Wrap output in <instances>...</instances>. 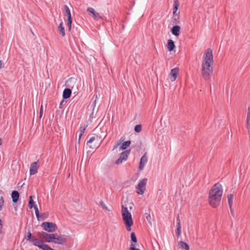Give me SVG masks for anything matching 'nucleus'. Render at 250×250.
Returning a JSON list of instances; mask_svg holds the SVG:
<instances>
[{"label": "nucleus", "instance_id": "33", "mask_svg": "<svg viewBox=\"0 0 250 250\" xmlns=\"http://www.w3.org/2000/svg\"><path fill=\"white\" fill-rule=\"evenodd\" d=\"M4 204V200L2 196H0V210L2 209V207Z\"/></svg>", "mask_w": 250, "mask_h": 250}, {"label": "nucleus", "instance_id": "4", "mask_svg": "<svg viewBox=\"0 0 250 250\" xmlns=\"http://www.w3.org/2000/svg\"><path fill=\"white\" fill-rule=\"evenodd\" d=\"M121 214L127 230L130 231L131 227L133 224V221L131 213L129 211L128 208L124 205L121 206Z\"/></svg>", "mask_w": 250, "mask_h": 250}, {"label": "nucleus", "instance_id": "13", "mask_svg": "<svg viewBox=\"0 0 250 250\" xmlns=\"http://www.w3.org/2000/svg\"><path fill=\"white\" fill-rule=\"evenodd\" d=\"M147 157L146 155V153H145L144 155L141 157L139 168L140 170H142L146 165V164L147 162Z\"/></svg>", "mask_w": 250, "mask_h": 250}, {"label": "nucleus", "instance_id": "14", "mask_svg": "<svg viewBox=\"0 0 250 250\" xmlns=\"http://www.w3.org/2000/svg\"><path fill=\"white\" fill-rule=\"evenodd\" d=\"M38 166L37 162L31 163L30 167V174L34 175L38 172Z\"/></svg>", "mask_w": 250, "mask_h": 250}, {"label": "nucleus", "instance_id": "5", "mask_svg": "<svg viewBox=\"0 0 250 250\" xmlns=\"http://www.w3.org/2000/svg\"><path fill=\"white\" fill-rule=\"evenodd\" d=\"M101 143L102 140L100 137L98 135H95L90 138L86 144L89 148L94 149L98 148L101 145Z\"/></svg>", "mask_w": 250, "mask_h": 250}, {"label": "nucleus", "instance_id": "25", "mask_svg": "<svg viewBox=\"0 0 250 250\" xmlns=\"http://www.w3.org/2000/svg\"><path fill=\"white\" fill-rule=\"evenodd\" d=\"M64 7L66 13V15L67 16V19H71V13L69 8L66 5H65Z\"/></svg>", "mask_w": 250, "mask_h": 250}, {"label": "nucleus", "instance_id": "27", "mask_svg": "<svg viewBox=\"0 0 250 250\" xmlns=\"http://www.w3.org/2000/svg\"><path fill=\"white\" fill-rule=\"evenodd\" d=\"M34 202L33 201V197L32 196H30L29 197V203H28V207L30 208H32L34 207Z\"/></svg>", "mask_w": 250, "mask_h": 250}, {"label": "nucleus", "instance_id": "35", "mask_svg": "<svg viewBox=\"0 0 250 250\" xmlns=\"http://www.w3.org/2000/svg\"><path fill=\"white\" fill-rule=\"evenodd\" d=\"M135 247V243H131V246L130 248V250H140L139 249L136 248Z\"/></svg>", "mask_w": 250, "mask_h": 250}, {"label": "nucleus", "instance_id": "41", "mask_svg": "<svg viewBox=\"0 0 250 250\" xmlns=\"http://www.w3.org/2000/svg\"><path fill=\"white\" fill-rule=\"evenodd\" d=\"M2 139L0 138V146L2 145Z\"/></svg>", "mask_w": 250, "mask_h": 250}, {"label": "nucleus", "instance_id": "16", "mask_svg": "<svg viewBox=\"0 0 250 250\" xmlns=\"http://www.w3.org/2000/svg\"><path fill=\"white\" fill-rule=\"evenodd\" d=\"M180 27L179 25H175L171 29V32L175 36H179L180 32Z\"/></svg>", "mask_w": 250, "mask_h": 250}, {"label": "nucleus", "instance_id": "18", "mask_svg": "<svg viewBox=\"0 0 250 250\" xmlns=\"http://www.w3.org/2000/svg\"><path fill=\"white\" fill-rule=\"evenodd\" d=\"M178 246H179V249H180L186 250H189V247L188 245L184 241H179L178 242Z\"/></svg>", "mask_w": 250, "mask_h": 250}, {"label": "nucleus", "instance_id": "6", "mask_svg": "<svg viewBox=\"0 0 250 250\" xmlns=\"http://www.w3.org/2000/svg\"><path fill=\"white\" fill-rule=\"evenodd\" d=\"M147 179L144 178L140 180L136 187V191L138 194L143 195L146 190V186Z\"/></svg>", "mask_w": 250, "mask_h": 250}, {"label": "nucleus", "instance_id": "31", "mask_svg": "<svg viewBox=\"0 0 250 250\" xmlns=\"http://www.w3.org/2000/svg\"><path fill=\"white\" fill-rule=\"evenodd\" d=\"M33 208L35 209V214H36V217L37 218H39V211L38 210V207H37V206L35 205Z\"/></svg>", "mask_w": 250, "mask_h": 250}, {"label": "nucleus", "instance_id": "11", "mask_svg": "<svg viewBox=\"0 0 250 250\" xmlns=\"http://www.w3.org/2000/svg\"><path fill=\"white\" fill-rule=\"evenodd\" d=\"M130 150H125L121 153L120 158L115 162L116 165L121 164L123 161L127 160L128 156L130 153Z\"/></svg>", "mask_w": 250, "mask_h": 250}, {"label": "nucleus", "instance_id": "21", "mask_svg": "<svg viewBox=\"0 0 250 250\" xmlns=\"http://www.w3.org/2000/svg\"><path fill=\"white\" fill-rule=\"evenodd\" d=\"M11 197L13 202H17L19 198V193L17 191H13L11 194Z\"/></svg>", "mask_w": 250, "mask_h": 250}, {"label": "nucleus", "instance_id": "17", "mask_svg": "<svg viewBox=\"0 0 250 250\" xmlns=\"http://www.w3.org/2000/svg\"><path fill=\"white\" fill-rule=\"evenodd\" d=\"M167 48L170 52L173 51L175 48L174 42L172 40L169 39L167 41Z\"/></svg>", "mask_w": 250, "mask_h": 250}, {"label": "nucleus", "instance_id": "37", "mask_svg": "<svg viewBox=\"0 0 250 250\" xmlns=\"http://www.w3.org/2000/svg\"><path fill=\"white\" fill-rule=\"evenodd\" d=\"M176 233L178 236H179L181 233V227H177Z\"/></svg>", "mask_w": 250, "mask_h": 250}, {"label": "nucleus", "instance_id": "15", "mask_svg": "<svg viewBox=\"0 0 250 250\" xmlns=\"http://www.w3.org/2000/svg\"><path fill=\"white\" fill-rule=\"evenodd\" d=\"M246 126L248 134L250 137V107L248 108V112L246 118Z\"/></svg>", "mask_w": 250, "mask_h": 250}, {"label": "nucleus", "instance_id": "32", "mask_svg": "<svg viewBox=\"0 0 250 250\" xmlns=\"http://www.w3.org/2000/svg\"><path fill=\"white\" fill-rule=\"evenodd\" d=\"M72 19H67V25L69 31L71 29Z\"/></svg>", "mask_w": 250, "mask_h": 250}, {"label": "nucleus", "instance_id": "3", "mask_svg": "<svg viewBox=\"0 0 250 250\" xmlns=\"http://www.w3.org/2000/svg\"><path fill=\"white\" fill-rule=\"evenodd\" d=\"M39 236L47 243H54L59 245H62L67 242V238L63 235L57 233H47L45 232L38 233Z\"/></svg>", "mask_w": 250, "mask_h": 250}, {"label": "nucleus", "instance_id": "22", "mask_svg": "<svg viewBox=\"0 0 250 250\" xmlns=\"http://www.w3.org/2000/svg\"><path fill=\"white\" fill-rule=\"evenodd\" d=\"M87 125H84L83 126H81L79 129V134L78 137V144H80L81 138L83 134Z\"/></svg>", "mask_w": 250, "mask_h": 250}, {"label": "nucleus", "instance_id": "2", "mask_svg": "<svg viewBox=\"0 0 250 250\" xmlns=\"http://www.w3.org/2000/svg\"><path fill=\"white\" fill-rule=\"evenodd\" d=\"M223 194V187L220 183L214 184L208 193V203L212 208H216L220 203Z\"/></svg>", "mask_w": 250, "mask_h": 250}, {"label": "nucleus", "instance_id": "26", "mask_svg": "<svg viewBox=\"0 0 250 250\" xmlns=\"http://www.w3.org/2000/svg\"><path fill=\"white\" fill-rule=\"evenodd\" d=\"M100 205L101 207L105 210L108 211H111L110 209L105 205V204L103 201H101L100 202Z\"/></svg>", "mask_w": 250, "mask_h": 250}, {"label": "nucleus", "instance_id": "19", "mask_svg": "<svg viewBox=\"0 0 250 250\" xmlns=\"http://www.w3.org/2000/svg\"><path fill=\"white\" fill-rule=\"evenodd\" d=\"M71 95V90L69 88L64 89L62 93L63 99H66L70 97Z\"/></svg>", "mask_w": 250, "mask_h": 250}, {"label": "nucleus", "instance_id": "9", "mask_svg": "<svg viewBox=\"0 0 250 250\" xmlns=\"http://www.w3.org/2000/svg\"><path fill=\"white\" fill-rule=\"evenodd\" d=\"M42 226L44 230L49 232H55L57 229L56 225L51 222H43Z\"/></svg>", "mask_w": 250, "mask_h": 250}, {"label": "nucleus", "instance_id": "40", "mask_svg": "<svg viewBox=\"0 0 250 250\" xmlns=\"http://www.w3.org/2000/svg\"><path fill=\"white\" fill-rule=\"evenodd\" d=\"M4 63L2 62L1 61H0V69L3 67Z\"/></svg>", "mask_w": 250, "mask_h": 250}, {"label": "nucleus", "instance_id": "12", "mask_svg": "<svg viewBox=\"0 0 250 250\" xmlns=\"http://www.w3.org/2000/svg\"><path fill=\"white\" fill-rule=\"evenodd\" d=\"M178 73L179 68L177 67H175L171 70L169 74V79L171 82H174L176 80Z\"/></svg>", "mask_w": 250, "mask_h": 250}, {"label": "nucleus", "instance_id": "10", "mask_svg": "<svg viewBox=\"0 0 250 250\" xmlns=\"http://www.w3.org/2000/svg\"><path fill=\"white\" fill-rule=\"evenodd\" d=\"M86 11L88 13L89 15L92 17L94 20L98 21L102 19V16H101L100 13L96 11L93 8L88 7Z\"/></svg>", "mask_w": 250, "mask_h": 250}, {"label": "nucleus", "instance_id": "29", "mask_svg": "<svg viewBox=\"0 0 250 250\" xmlns=\"http://www.w3.org/2000/svg\"><path fill=\"white\" fill-rule=\"evenodd\" d=\"M131 240L134 243L137 242V238H136V235L134 232H132L131 234Z\"/></svg>", "mask_w": 250, "mask_h": 250}, {"label": "nucleus", "instance_id": "30", "mask_svg": "<svg viewBox=\"0 0 250 250\" xmlns=\"http://www.w3.org/2000/svg\"><path fill=\"white\" fill-rule=\"evenodd\" d=\"M31 233L29 231L27 232V235L25 237V238L26 239L27 241H31Z\"/></svg>", "mask_w": 250, "mask_h": 250}, {"label": "nucleus", "instance_id": "8", "mask_svg": "<svg viewBox=\"0 0 250 250\" xmlns=\"http://www.w3.org/2000/svg\"><path fill=\"white\" fill-rule=\"evenodd\" d=\"M131 144V141H127L125 142H124L121 145V142L120 141H117L116 143V145L114 146L113 150H117L119 151L125 150Z\"/></svg>", "mask_w": 250, "mask_h": 250}, {"label": "nucleus", "instance_id": "38", "mask_svg": "<svg viewBox=\"0 0 250 250\" xmlns=\"http://www.w3.org/2000/svg\"><path fill=\"white\" fill-rule=\"evenodd\" d=\"M43 113V106L42 105H41L40 112V118H41L42 116Z\"/></svg>", "mask_w": 250, "mask_h": 250}, {"label": "nucleus", "instance_id": "28", "mask_svg": "<svg viewBox=\"0 0 250 250\" xmlns=\"http://www.w3.org/2000/svg\"><path fill=\"white\" fill-rule=\"evenodd\" d=\"M134 130L136 132H140L142 130V126L140 125H136L135 127Z\"/></svg>", "mask_w": 250, "mask_h": 250}, {"label": "nucleus", "instance_id": "42", "mask_svg": "<svg viewBox=\"0 0 250 250\" xmlns=\"http://www.w3.org/2000/svg\"><path fill=\"white\" fill-rule=\"evenodd\" d=\"M129 208H130V209H132V207H130Z\"/></svg>", "mask_w": 250, "mask_h": 250}, {"label": "nucleus", "instance_id": "23", "mask_svg": "<svg viewBox=\"0 0 250 250\" xmlns=\"http://www.w3.org/2000/svg\"><path fill=\"white\" fill-rule=\"evenodd\" d=\"M58 30L61 34L62 37H64L65 35V30L64 27L63 26V23L61 22L58 26Z\"/></svg>", "mask_w": 250, "mask_h": 250}, {"label": "nucleus", "instance_id": "36", "mask_svg": "<svg viewBox=\"0 0 250 250\" xmlns=\"http://www.w3.org/2000/svg\"><path fill=\"white\" fill-rule=\"evenodd\" d=\"M147 214V215L146 216V219L147 221H148V222L150 224H151V216L149 214Z\"/></svg>", "mask_w": 250, "mask_h": 250}, {"label": "nucleus", "instance_id": "7", "mask_svg": "<svg viewBox=\"0 0 250 250\" xmlns=\"http://www.w3.org/2000/svg\"><path fill=\"white\" fill-rule=\"evenodd\" d=\"M31 242H32L34 245L39 247L42 250H54L47 244H44L42 240H39L37 238H32Z\"/></svg>", "mask_w": 250, "mask_h": 250}, {"label": "nucleus", "instance_id": "24", "mask_svg": "<svg viewBox=\"0 0 250 250\" xmlns=\"http://www.w3.org/2000/svg\"><path fill=\"white\" fill-rule=\"evenodd\" d=\"M233 195L232 194H230L228 195L227 198L228 201V204L229 205V208L231 209L232 206V200H233Z\"/></svg>", "mask_w": 250, "mask_h": 250}, {"label": "nucleus", "instance_id": "1", "mask_svg": "<svg viewBox=\"0 0 250 250\" xmlns=\"http://www.w3.org/2000/svg\"><path fill=\"white\" fill-rule=\"evenodd\" d=\"M213 56L212 50L207 49L204 52L202 58L201 73L202 77L208 80L213 72Z\"/></svg>", "mask_w": 250, "mask_h": 250}, {"label": "nucleus", "instance_id": "20", "mask_svg": "<svg viewBox=\"0 0 250 250\" xmlns=\"http://www.w3.org/2000/svg\"><path fill=\"white\" fill-rule=\"evenodd\" d=\"M179 6V2L178 0H175L173 3V14L174 16H176L177 15V11L178 9Z\"/></svg>", "mask_w": 250, "mask_h": 250}, {"label": "nucleus", "instance_id": "34", "mask_svg": "<svg viewBox=\"0 0 250 250\" xmlns=\"http://www.w3.org/2000/svg\"><path fill=\"white\" fill-rule=\"evenodd\" d=\"M176 227H178V228L181 227V221H180V217H179V215H178L177 217V225H176Z\"/></svg>", "mask_w": 250, "mask_h": 250}, {"label": "nucleus", "instance_id": "39", "mask_svg": "<svg viewBox=\"0 0 250 250\" xmlns=\"http://www.w3.org/2000/svg\"><path fill=\"white\" fill-rule=\"evenodd\" d=\"M2 227H3L2 221L0 219V233H2Z\"/></svg>", "mask_w": 250, "mask_h": 250}]
</instances>
